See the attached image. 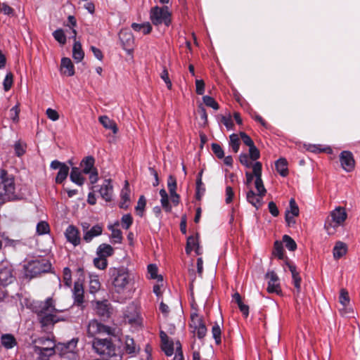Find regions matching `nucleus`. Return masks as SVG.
I'll return each instance as SVG.
<instances>
[{"label": "nucleus", "mask_w": 360, "mask_h": 360, "mask_svg": "<svg viewBox=\"0 0 360 360\" xmlns=\"http://www.w3.org/2000/svg\"><path fill=\"white\" fill-rule=\"evenodd\" d=\"M285 212H288L289 214H292L294 216H299L300 210L299 207L295 201V200L292 198L289 201V208L285 210Z\"/></svg>", "instance_id": "44"}, {"label": "nucleus", "mask_w": 360, "mask_h": 360, "mask_svg": "<svg viewBox=\"0 0 360 360\" xmlns=\"http://www.w3.org/2000/svg\"><path fill=\"white\" fill-rule=\"evenodd\" d=\"M250 158L249 157V155L246 153H241L240 155H239V161L240 162L244 165L246 168H250V167H253V165L252 163V162L250 161Z\"/></svg>", "instance_id": "54"}, {"label": "nucleus", "mask_w": 360, "mask_h": 360, "mask_svg": "<svg viewBox=\"0 0 360 360\" xmlns=\"http://www.w3.org/2000/svg\"><path fill=\"white\" fill-rule=\"evenodd\" d=\"M109 230L111 231V238L114 240L115 243H120L122 240V231L120 229H116L112 225L108 226Z\"/></svg>", "instance_id": "45"}, {"label": "nucleus", "mask_w": 360, "mask_h": 360, "mask_svg": "<svg viewBox=\"0 0 360 360\" xmlns=\"http://www.w3.org/2000/svg\"><path fill=\"white\" fill-rule=\"evenodd\" d=\"M95 159L93 156L84 158L80 162L82 172L84 174H89V181L91 184H96L98 180V174L97 169L94 167Z\"/></svg>", "instance_id": "8"}, {"label": "nucleus", "mask_w": 360, "mask_h": 360, "mask_svg": "<svg viewBox=\"0 0 360 360\" xmlns=\"http://www.w3.org/2000/svg\"><path fill=\"white\" fill-rule=\"evenodd\" d=\"M60 67L61 71L64 75L72 76L75 74L74 65L70 58H62Z\"/></svg>", "instance_id": "29"}, {"label": "nucleus", "mask_w": 360, "mask_h": 360, "mask_svg": "<svg viewBox=\"0 0 360 360\" xmlns=\"http://www.w3.org/2000/svg\"><path fill=\"white\" fill-rule=\"evenodd\" d=\"M129 188L128 181H125V185L121 191L122 202L120 203V207L123 209L128 207V202L129 201Z\"/></svg>", "instance_id": "34"}, {"label": "nucleus", "mask_w": 360, "mask_h": 360, "mask_svg": "<svg viewBox=\"0 0 360 360\" xmlns=\"http://www.w3.org/2000/svg\"><path fill=\"white\" fill-rule=\"evenodd\" d=\"M131 27L136 32H141L143 34H147L152 30V27L149 22L143 24L132 23Z\"/></svg>", "instance_id": "36"}, {"label": "nucleus", "mask_w": 360, "mask_h": 360, "mask_svg": "<svg viewBox=\"0 0 360 360\" xmlns=\"http://www.w3.org/2000/svg\"><path fill=\"white\" fill-rule=\"evenodd\" d=\"M160 335L162 350L167 356H172L174 354V340L169 338L164 331H161Z\"/></svg>", "instance_id": "17"}, {"label": "nucleus", "mask_w": 360, "mask_h": 360, "mask_svg": "<svg viewBox=\"0 0 360 360\" xmlns=\"http://www.w3.org/2000/svg\"><path fill=\"white\" fill-rule=\"evenodd\" d=\"M19 112H20V109H19L18 105H15L14 107H13L10 110V117H11V119L14 122H18V120H19V117H18Z\"/></svg>", "instance_id": "60"}, {"label": "nucleus", "mask_w": 360, "mask_h": 360, "mask_svg": "<svg viewBox=\"0 0 360 360\" xmlns=\"http://www.w3.org/2000/svg\"><path fill=\"white\" fill-rule=\"evenodd\" d=\"M272 254L279 259L284 257L283 245L281 241L276 240L274 243V250Z\"/></svg>", "instance_id": "37"}, {"label": "nucleus", "mask_w": 360, "mask_h": 360, "mask_svg": "<svg viewBox=\"0 0 360 360\" xmlns=\"http://www.w3.org/2000/svg\"><path fill=\"white\" fill-rule=\"evenodd\" d=\"M49 232V226L46 221H40L37 225V233L39 235H43Z\"/></svg>", "instance_id": "50"}, {"label": "nucleus", "mask_w": 360, "mask_h": 360, "mask_svg": "<svg viewBox=\"0 0 360 360\" xmlns=\"http://www.w3.org/2000/svg\"><path fill=\"white\" fill-rule=\"evenodd\" d=\"M69 173V167L68 166H63L60 169H59L57 176L56 177V182L57 184H61L65 181Z\"/></svg>", "instance_id": "39"}, {"label": "nucleus", "mask_w": 360, "mask_h": 360, "mask_svg": "<svg viewBox=\"0 0 360 360\" xmlns=\"http://www.w3.org/2000/svg\"><path fill=\"white\" fill-rule=\"evenodd\" d=\"M63 281L67 286H70L72 283L71 271L68 267L63 269Z\"/></svg>", "instance_id": "59"}, {"label": "nucleus", "mask_w": 360, "mask_h": 360, "mask_svg": "<svg viewBox=\"0 0 360 360\" xmlns=\"http://www.w3.org/2000/svg\"><path fill=\"white\" fill-rule=\"evenodd\" d=\"M340 302L344 306L346 307L349 303V297L348 292L345 289H342L340 292L339 297Z\"/></svg>", "instance_id": "56"}, {"label": "nucleus", "mask_w": 360, "mask_h": 360, "mask_svg": "<svg viewBox=\"0 0 360 360\" xmlns=\"http://www.w3.org/2000/svg\"><path fill=\"white\" fill-rule=\"evenodd\" d=\"M283 242L288 250L295 251L297 249V244L295 241L288 235H284L283 236Z\"/></svg>", "instance_id": "42"}, {"label": "nucleus", "mask_w": 360, "mask_h": 360, "mask_svg": "<svg viewBox=\"0 0 360 360\" xmlns=\"http://www.w3.org/2000/svg\"><path fill=\"white\" fill-rule=\"evenodd\" d=\"M198 114L199 115L200 120L202 121L203 125H206L207 124V114L205 108L200 104L198 108Z\"/></svg>", "instance_id": "55"}, {"label": "nucleus", "mask_w": 360, "mask_h": 360, "mask_svg": "<svg viewBox=\"0 0 360 360\" xmlns=\"http://www.w3.org/2000/svg\"><path fill=\"white\" fill-rule=\"evenodd\" d=\"M195 91L198 95H203L205 93V82L202 79L195 80Z\"/></svg>", "instance_id": "61"}, {"label": "nucleus", "mask_w": 360, "mask_h": 360, "mask_svg": "<svg viewBox=\"0 0 360 360\" xmlns=\"http://www.w3.org/2000/svg\"><path fill=\"white\" fill-rule=\"evenodd\" d=\"M84 53L79 41H75L72 48V57L77 63H79L84 58Z\"/></svg>", "instance_id": "33"}, {"label": "nucleus", "mask_w": 360, "mask_h": 360, "mask_svg": "<svg viewBox=\"0 0 360 360\" xmlns=\"http://www.w3.org/2000/svg\"><path fill=\"white\" fill-rule=\"evenodd\" d=\"M125 350L129 354H133L136 352V346L134 344V341L132 338H130L129 337L126 338Z\"/></svg>", "instance_id": "51"}, {"label": "nucleus", "mask_w": 360, "mask_h": 360, "mask_svg": "<svg viewBox=\"0 0 360 360\" xmlns=\"http://www.w3.org/2000/svg\"><path fill=\"white\" fill-rule=\"evenodd\" d=\"M113 330L96 320H91L87 326V335L89 337H95L98 335H112Z\"/></svg>", "instance_id": "11"}, {"label": "nucleus", "mask_w": 360, "mask_h": 360, "mask_svg": "<svg viewBox=\"0 0 360 360\" xmlns=\"http://www.w3.org/2000/svg\"><path fill=\"white\" fill-rule=\"evenodd\" d=\"M229 146L234 153H237L240 148V139L237 134H232L229 136Z\"/></svg>", "instance_id": "40"}, {"label": "nucleus", "mask_w": 360, "mask_h": 360, "mask_svg": "<svg viewBox=\"0 0 360 360\" xmlns=\"http://www.w3.org/2000/svg\"><path fill=\"white\" fill-rule=\"evenodd\" d=\"M225 202L226 204H230L233 201L234 197V192L231 186H227L225 191Z\"/></svg>", "instance_id": "58"}, {"label": "nucleus", "mask_w": 360, "mask_h": 360, "mask_svg": "<svg viewBox=\"0 0 360 360\" xmlns=\"http://www.w3.org/2000/svg\"><path fill=\"white\" fill-rule=\"evenodd\" d=\"M253 172H255V186L258 192V195L264 197L266 193V190L264 186L262 179V165L260 162H255L252 167Z\"/></svg>", "instance_id": "13"}, {"label": "nucleus", "mask_w": 360, "mask_h": 360, "mask_svg": "<svg viewBox=\"0 0 360 360\" xmlns=\"http://www.w3.org/2000/svg\"><path fill=\"white\" fill-rule=\"evenodd\" d=\"M13 74L11 72L7 73L5 77V79L4 80V82H3L4 89L6 91H8L13 85Z\"/></svg>", "instance_id": "52"}, {"label": "nucleus", "mask_w": 360, "mask_h": 360, "mask_svg": "<svg viewBox=\"0 0 360 360\" xmlns=\"http://www.w3.org/2000/svg\"><path fill=\"white\" fill-rule=\"evenodd\" d=\"M14 280L13 269L11 266H4L0 269V283L8 285Z\"/></svg>", "instance_id": "21"}, {"label": "nucleus", "mask_w": 360, "mask_h": 360, "mask_svg": "<svg viewBox=\"0 0 360 360\" xmlns=\"http://www.w3.org/2000/svg\"><path fill=\"white\" fill-rule=\"evenodd\" d=\"M167 188L169 195L164 188L160 191V203L165 212H170L172 207H177L179 203V195L176 193L177 181L172 175L168 177Z\"/></svg>", "instance_id": "2"}, {"label": "nucleus", "mask_w": 360, "mask_h": 360, "mask_svg": "<svg viewBox=\"0 0 360 360\" xmlns=\"http://www.w3.org/2000/svg\"><path fill=\"white\" fill-rule=\"evenodd\" d=\"M192 251H195L197 255H201V250L199 245L198 236L196 235L188 237L186 245V252L190 255Z\"/></svg>", "instance_id": "18"}, {"label": "nucleus", "mask_w": 360, "mask_h": 360, "mask_svg": "<svg viewBox=\"0 0 360 360\" xmlns=\"http://www.w3.org/2000/svg\"><path fill=\"white\" fill-rule=\"evenodd\" d=\"M266 277L269 278L267 291L269 293H276L279 295L281 293V288L279 278L274 271L266 273Z\"/></svg>", "instance_id": "15"}, {"label": "nucleus", "mask_w": 360, "mask_h": 360, "mask_svg": "<svg viewBox=\"0 0 360 360\" xmlns=\"http://www.w3.org/2000/svg\"><path fill=\"white\" fill-rule=\"evenodd\" d=\"M268 209L273 217H276L278 216L279 210L278 209L276 204L274 201H271L269 202Z\"/></svg>", "instance_id": "63"}, {"label": "nucleus", "mask_w": 360, "mask_h": 360, "mask_svg": "<svg viewBox=\"0 0 360 360\" xmlns=\"http://www.w3.org/2000/svg\"><path fill=\"white\" fill-rule=\"evenodd\" d=\"M100 288V283L97 278L91 279L89 290L91 293L96 292Z\"/></svg>", "instance_id": "64"}, {"label": "nucleus", "mask_w": 360, "mask_h": 360, "mask_svg": "<svg viewBox=\"0 0 360 360\" xmlns=\"http://www.w3.org/2000/svg\"><path fill=\"white\" fill-rule=\"evenodd\" d=\"M99 193L101 197L106 201H110L112 195V186L110 179H105L101 186Z\"/></svg>", "instance_id": "23"}, {"label": "nucleus", "mask_w": 360, "mask_h": 360, "mask_svg": "<svg viewBox=\"0 0 360 360\" xmlns=\"http://www.w3.org/2000/svg\"><path fill=\"white\" fill-rule=\"evenodd\" d=\"M202 101L207 106L210 107L215 110L219 108L218 103L212 96H204L202 97Z\"/></svg>", "instance_id": "46"}, {"label": "nucleus", "mask_w": 360, "mask_h": 360, "mask_svg": "<svg viewBox=\"0 0 360 360\" xmlns=\"http://www.w3.org/2000/svg\"><path fill=\"white\" fill-rule=\"evenodd\" d=\"M291 275H292V283L296 290V292L297 294H299L301 291V282H302V278L300 275V272L298 271H297L296 272L291 274Z\"/></svg>", "instance_id": "43"}, {"label": "nucleus", "mask_w": 360, "mask_h": 360, "mask_svg": "<svg viewBox=\"0 0 360 360\" xmlns=\"http://www.w3.org/2000/svg\"><path fill=\"white\" fill-rule=\"evenodd\" d=\"M240 136L243 143L248 146V147H250L251 146L255 144L251 137L249 135H248L245 132H240Z\"/></svg>", "instance_id": "62"}, {"label": "nucleus", "mask_w": 360, "mask_h": 360, "mask_svg": "<svg viewBox=\"0 0 360 360\" xmlns=\"http://www.w3.org/2000/svg\"><path fill=\"white\" fill-rule=\"evenodd\" d=\"M63 311L56 308L54 301L51 297L47 298L35 307V312L42 327L53 325L58 322L56 314Z\"/></svg>", "instance_id": "1"}, {"label": "nucleus", "mask_w": 360, "mask_h": 360, "mask_svg": "<svg viewBox=\"0 0 360 360\" xmlns=\"http://www.w3.org/2000/svg\"><path fill=\"white\" fill-rule=\"evenodd\" d=\"M1 345L7 349H12L17 345L14 336L11 334H4L1 337Z\"/></svg>", "instance_id": "32"}, {"label": "nucleus", "mask_w": 360, "mask_h": 360, "mask_svg": "<svg viewBox=\"0 0 360 360\" xmlns=\"http://www.w3.org/2000/svg\"><path fill=\"white\" fill-rule=\"evenodd\" d=\"M114 249L110 245L106 243L101 244L96 250L97 256L106 259L108 257L112 255Z\"/></svg>", "instance_id": "28"}, {"label": "nucleus", "mask_w": 360, "mask_h": 360, "mask_svg": "<svg viewBox=\"0 0 360 360\" xmlns=\"http://www.w3.org/2000/svg\"><path fill=\"white\" fill-rule=\"evenodd\" d=\"M54 39L60 44L64 45L66 43V36L62 29H58L53 32Z\"/></svg>", "instance_id": "47"}, {"label": "nucleus", "mask_w": 360, "mask_h": 360, "mask_svg": "<svg viewBox=\"0 0 360 360\" xmlns=\"http://www.w3.org/2000/svg\"><path fill=\"white\" fill-rule=\"evenodd\" d=\"M212 150L214 154L219 158H224V152L221 146L217 143H212L211 145Z\"/></svg>", "instance_id": "48"}, {"label": "nucleus", "mask_w": 360, "mask_h": 360, "mask_svg": "<svg viewBox=\"0 0 360 360\" xmlns=\"http://www.w3.org/2000/svg\"><path fill=\"white\" fill-rule=\"evenodd\" d=\"M275 167L281 176L285 177L288 175V162L285 158H281L276 160Z\"/></svg>", "instance_id": "27"}, {"label": "nucleus", "mask_w": 360, "mask_h": 360, "mask_svg": "<svg viewBox=\"0 0 360 360\" xmlns=\"http://www.w3.org/2000/svg\"><path fill=\"white\" fill-rule=\"evenodd\" d=\"M120 42L123 49L127 51L131 50L134 44V37L129 29H123L119 34Z\"/></svg>", "instance_id": "16"}, {"label": "nucleus", "mask_w": 360, "mask_h": 360, "mask_svg": "<svg viewBox=\"0 0 360 360\" xmlns=\"http://www.w3.org/2000/svg\"><path fill=\"white\" fill-rule=\"evenodd\" d=\"M347 252V245L341 241H338L333 250V257L335 259H339L346 255Z\"/></svg>", "instance_id": "26"}, {"label": "nucleus", "mask_w": 360, "mask_h": 360, "mask_svg": "<svg viewBox=\"0 0 360 360\" xmlns=\"http://www.w3.org/2000/svg\"><path fill=\"white\" fill-rule=\"evenodd\" d=\"M150 19L154 25H159L164 23L168 26L170 23V13L168 7L164 6L160 8L155 6L150 9Z\"/></svg>", "instance_id": "7"}, {"label": "nucleus", "mask_w": 360, "mask_h": 360, "mask_svg": "<svg viewBox=\"0 0 360 360\" xmlns=\"http://www.w3.org/2000/svg\"><path fill=\"white\" fill-rule=\"evenodd\" d=\"M34 352L41 358H49L56 350L57 345L49 337H41L34 340Z\"/></svg>", "instance_id": "5"}, {"label": "nucleus", "mask_w": 360, "mask_h": 360, "mask_svg": "<svg viewBox=\"0 0 360 360\" xmlns=\"http://www.w3.org/2000/svg\"><path fill=\"white\" fill-rule=\"evenodd\" d=\"M112 290L117 293L123 292L130 282L129 274L124 267L110 269Z\"/></svg>", "instance_id": "3"}, {"label": "nucleus", "mask_w": 360, "mask_h": 360, "mask_svg": "<svg viewBox=\"0 0 360 360\" xmlns=\"http://www.w3.org/2000/svg\"><path fill=\"white\" fill-rule=\"evenodd\" d=\"M221 327L218 322L215 321L212 328V335L217 345H219L221 343Z\"/></svg>", "instance_id": "35"}, {"label": "nucleus", "mask_w": 360, "mask_h": 360, "mask_svg": "<svg viewBox=\"0 0 360 360\" xmlns=\"http://www.w3.org/2000/svg\"><path fill=\"white\" fill-rule=\"evenodd\" d=\"M82 173L83 172L79 169V168L73 167L70 174V180L78 186H82L85 181V178L82 176Z\"/></svg>", "instance_id": "24"}, {"label": "nucleus", "mask_w": 360, "mask_h": 360, "mask_svg": "<svg viewBox=\"0 0 360 360\" xmlns=\"http://www.w3.org/2000/svg\"><path fill=\"white\" fill-rule=\"evenodd\" d=\"M202 172L198 174V178L196 179V198L198 200H200L202 196L204 195L205 192V188L202 182Z\"/></svg>", "instance_id": "38"}, {"label": "nucleus", "mask_w": 360, "mask_h": 360, "mask_svg": "<svg viewBox=\"0 0 360 360\" xmlns=\"http://www.w3.org/2000/svg\"><path fill=\"white\" fill-rule=\"evenodd\" d=\"M73 297L75 303L80 305L84 302V288L82 283L79 282H75L73 289Z\"/></svg>", "instance_id": "25"}, {"label": "nucleus", "mask_w": 360, "mask_h": 360, "mask_svg": "<svg viewBox=\"0 0 360 360\" xmlns=\"http://www.w3.org/2000/svg\"><path fill=\"white\" fill-rule=\"evenodd\" d=\"M51 267L50 262L44 258L29 262L25 266L27 276L30 278L35 277L41 273L49 271Z\"/></svg>", "instance_id": "6"}, {"label": "nucleus", "mask_w": 360, "mask_h": 360, "mask_svg": "<svg viewBox=\"0 0 360 360\" xmlns=\"http://www.w3.org/2000/svg\"><path fill=\"white\" fill-rule=\"evenodd\" d=\"M78 340L73 338L67 343H60L57 345L56 350L60 351V355L70 359H75L77 357L75 349Z\"/></svg>", "instance_id": "10"}, {"label": "nucleus", "mask_w": 360, "mask_h": 360, "mask_svg": "<svg viewBox=\"0 0 360 360\" xmlns=\"http://www.w3.org/2000/svg\"><path fill=\"white\" fill-rule=\"evenodd\" d=\"M102 232L103 226L100 224H96L85 232V234H83V239L86 243H89L94 238L101 235Z\"/></svg>", "instance_id": "22"}, {"label": "nucleus", "mask_w": 360, "mask_h": 360, "mask_svg": "<svg viewBox=\"0 0 360 360\" xmlns=\"http://www.w3.org/2000/svg\"><path fill=\"white\" fill-rule=\"evenodd\" d=\"M148 271L150 278L157 279L158 282H162L163 278L161 275L158 274V267L155 264H149Z\"/></svg>", "instance_id": "41"}, {"label": "nucleus", "mask_w": 360, "mask_h": 360, "mask_svg": "<svg viewBox=\"0 0 360 360\" xmlns=\"http://www.w3.org/2000/svg\"><path fill=\"white\" fill-rule=\"evenodd\" d=\"M96 310L97 314L105 319L110 316L112 309L107 301H104L96 303Z\"/></svg>", "instance_id": "20"}, {"label": "nucleus", "mask_w": 360, "mask_h": 360, "mask_svg": "<svg viewBox=\"0 0 360 360\" xmlns=\"http://www.w3.org/2000/svg\"><path fill=\"white\" fill-rule=\"evenodd\" d=\"M191 319L190 326L194 328L193 333L196 334L199 340H203L206 336L207 329L202 317L194 313L191 314Z\"/></svg>", "instance_id": "9"}, {"label": "nucleus", "mask_w": 360, "mask_h": 360, "mask_svg": "<svg viewBox=\"0 0 360 360\" xmlns=\"http://www.w3.org/2000/svg\"><path fill=\"white\" fill-rule=\"evenodd\" d=\"M146 205V200L145 197L143 195H141L138 200L137 205L136 206V211L141 217L143 215V212L145 209Z\"/></svg>", "instance_id": "49"}, {"label": "nucleus", "mask_w": 360, "mask_h": 360, "mask_svg": "<svg viewBox=\"0 0 360 360\" xmlns=\"http://www.w3.org/2000/svg\"><path fill=\"white\" fill-rule=\"evenodd\" d=\"M249 157L250 159L253 161L257 160L260 157V153L259 150L257 149V148L255 146V145H252L250 147H249Z\"/></svg>", "instance_id": "57"}, {"label": "nucleus", "mask_w": 360, "mask_h": 360, "mask_svg": "<svg viewBox=\"0 0 360 360\" xmlns=\"http://www.w3.org/2000/svg\"><path fill=\"white\" fill-rule=\"evenodd\" d=\"M340 162L342 168L347 172H351L355 167V160L352 152L343 150L340 154Z\"/></svg>", "instance_id": "14"}, {"label": "nucleus", "mask_w": 360, "mask_h": 360, "mask_svg": "<svg viewBox=\"0 0 360 360\" xmlns=\"http://www.w3.org/2000/svg\"><path fill=\"white\" fill-rule=\"evenodd\" d=\"M95 266L99 269H105L108 265L107 259L98 256L94 259Z\"/></svg>", "instance_id": "53"}, {"label": "nucleus", "mask_w": 360, "mask_h": 360, "mask_svg": "<svg viewBox=\"0 0 360 360\" xmlns=\"http://www.w3.org/2000/svg\"><path fill=\"white\" fill-rule=\"evenodd\" d=\"M98 120L101 122V124L103 126V127L112 130L114 134H117L118 131L117 124L113 120H110L108 116H100Z\"/></svg>", "instance_id": "31"}, {"label": "nucleus", "mask_w": 360, "mask_h": 360, "mask_svg": "<svg viewBox=\"0 0 360 360\" xmlns=\"http://www.w3.org/2000/svg\"><path fill=\"white\" fill-rule=\"evenodd\" d=\"M347 217V214L344 207H338L334 209L324 222V229L327 233L330 236L334 235L337 229L343 225Z\"/></svg>", "instance_id": "4"}, {"label": "nucleus", "mask_w": 360, "mask_h": 360, "mask_svg": "<svg viewBox=\"0 0 360 360\" xmlns=\"http://www.w3.org/2000/svg\"><path fill=\"white\" fill-rule=\"evenodd\" d=\"M2 181L0 184V188H3L4 193L0 191V195L2 197L3 200H13L16 198L13 195L15 190L14 181L11 178H5L1 174Z\"/></svg>", "instance_id": "12"}, {"label": "nucleus", "mask_w": 360, "mask_h": 360, "mask_svg": "<svg viewBox=\"0 0 360 360\" xmlns=\"http://www.w3.org/2000/svg\"><path fill=\"white\" fill-rule=\"evenodd\" d=\"M262 198L263 197L258 195V194L257 195L252 189L248 191L246 194V199L248 202L254 206L257 210L261 207V201Z\"/></svg>", "instance_id": "30"}, {"label": "nucleus", "mask_w": 360, "mask_h": 360, "mask_svg": "<svg viewBox=\"0 0 360 360\" xmlns=\"http://www.w3.org/2000/svg\"><path fill=\"white\" fill-rule=\"evenodd\" d=\"M65 237L68 242L74 246H77L80 243L81 238L78 229L74 226H69L65 231Z\"/></svg>", "instance_id": "19"}]
</instances>
